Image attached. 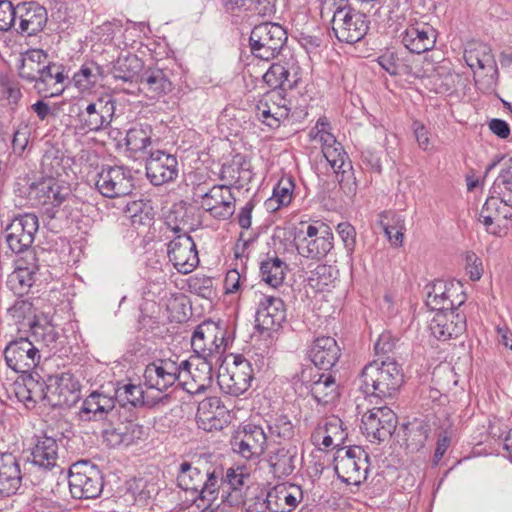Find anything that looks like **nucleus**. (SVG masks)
Returning a JSON list of instances; mask_svg holds the SVG:
<instances>
[{"label":"nucleus","instance_id":"f257e3e1","mask_svg":"<svg viewBox=\"0 0 512 512\" xmlns=\"http://www.w3.org/2000/svg\"><path fill=\"white\" fill-rule=\"evenodd\" d=\"M125 409L127 405L134 408L145 405L144 391L140 385L124 384L115 389L114 396L101 391H93L83 401L80 415L84 420L99 421L109 419L115 415V404Z\"/></svg>","mask_w":512,"mask_h":512},{"label":"nucleus","instance_id":"f03ea898","mask_svg":"<svg viewBox=\"0 0 512 512\" xmlns=\"http://www.w3.org/2000/svg\"><path fill=\"white\" fill-rule=\"evenodd\" d=\"M360 388L365 394L379 398L391 397L404 383L401 365L386 357L379 362L374 360L366 364L360 374Z\"/></svg>","mask_w":512,"mask_h":512},{"label":"nucleus","instance_id":"7ed1b4c3","mask_svg":"<svg viewBox=\"0 0 512 512\" xmlns=\"http://www.w3.org/2000/svg\"><path fill=\"white\" fill-rule=\"evenodd\" d=\"M331 19L332 32L338 41L354 44L366 35L369 28L367 16L350 4L337 5Z\"/></svg>","mask_w":512,"mask_h":512},{"label":"nucleus","instance_id":"20e7f679","mask_svg":"<svg viewBox=\"0 0 512 512\" xmlns=\"http://www.w3.org/2000/svg\"><path fill=\"white\" fill-rule=\"evenodd\" d=\"M287 38L286 30L277 23L255 25L249 37L250 51L256 58L270 61L280 54Z\"/></svg>","mask_w":512,"mask_h":512},{"label":"nucleus","instance_id":"39448f33","mask_svg":"<svg viewBox=\"0 0 512 512\" xmlns=\"http://www.w3.org/2000/svg\"><path fill=\"white\" fill-rule=\"evenodd\" d=\"M297 251L302 257L321 260L334 248V235L331 228L322 221H314L305 230L297 232Z\"/></svg>","mask_w":512,"mask_h":512},{"label":"nucleus","instance_id":"423d86ee","mask_svg":"<svg viewBox=\"0 0 512 512\" xmlns=\"http://www.w3.org/2000/svg\"><path fill=\"white\" fill-rule=\"evenodd\" d=\"M369 467V455L360 446L340 448L334 457L338 478L349 485H361L367 479Z\"/></svg>","mask_w":512,"mask_h":512},{"label":"nucleus","instance_id":"0eeeda50","mask_svg":"<svg viewBox=\"0 0 512 512\" xmlns=\"http://www.w3.org/2000/svg\"><path fill=\"white\" fill-rule=\"evenodd\" d=\"M269 438L261 425H241L230 439L231 450L247 461H258L265 453Z\"/></svg>","mask_w":512,"mask_h":512},{"label":"nucleus","instance_id":"6e6552de","mask_svg":"<svg viewBox=\"0 0 512 512\" xmlns=\"http://www.w3.org/2000/svg\"><path fill=\"white\" fill-rule=\"evenodd\" d=\"M69 489L73 498L94 499L103 490V476L95 465L78 462L71 466L68 477Z\"/></svg>","mask_w":512,"mask_h":512},{"label":"nucleus","instance_id":"1a4fd4ad","mask_svg":"<svg viewBox=\"0 0 512 512\" xmlns=\"http://www.w3.org/2000/svg\"><path fill=\"white\" fill-rule=\"evenodd\" d=\"M212 455L200 454L194 457V475L201 476L203 482L200 490L194 486V492H199L198 498H194V504L202 508L201 512H222L219 506L212 507V502L217 498L219 492V477L216 468L210 464Z\"/></svg>","mask_w":512,"mask_h":512},{"label":"nucleus","instance_id":"9d476101","mask_svg":"<svg viewBox=\"0 0 512 512\" xmlns=\"http://www.w3.org/2000/svg\"><path fill=\"white\" fill-rule=\"evenodd\" d=\"M95 187L107 198L127 196L134 189V177L129 168L124 166H104L97 173Z\"/></svg>","mask_w":512,"mask_h":512},{"label":"nucleus","instance_id":"9b49d317","mask_svg":"<svg viewBox=\"0 0 512 512\" xmlns=\"http://www.w3.org/2000/svg\"><path fill=\"white\" fill-rule=\"evenodd\" d=\"M6 365L16 373L31 372L40 361V348L28 337L10 341L3 351Z\"/></svg>","mask_w":512,"mask_h":512},{"label":"nucleus","instance_id":"f8f14e48","mask_svg":"<svg viewBox=\"0 0 512 512\" xmlns=\"http://www.w3.org/2000/svg\"><path fill=\"white\" fill-rule=\"evenodd\" d=\"M397 416L388 406L374 407L361 419V430L370 442L388 439L397 427Z\"/></svg>","mask_w":512,"mask_h":512},{"label":"nucleus","instance_id":"ddd939ff","mask_svg":"<svg viewBox=\"0 0 512 512\" xmlns=\"http://www.w3.org/2000/svg\"><path fill=\"white\" fill-rule=\"evenodd\" d=\"M466 301V295L460 282L436 280L426 297V306L431 311L458 310Z\"/></svg>","mask_w":512,"mask_h":512},{"label":"nucleus","instance_id":"4468645a","mask_svg":"<svg viewBox=\"0 0 512 512\" xmlns=\"http://www.w3.org/2000/svg\"><path fill=\"white\" fill-rule=\"evenodd\" d=\"M253 377L252 364L243 355L238 354L233 357V362L227 367L226 373L219 374L218 383L226 394L240 396L249 389Z\"/></svg>","mask_w":512,"mask_h":512},{"label":"nucleus","instance_id":"2eb2a0df","mask_svg":"<svg viewBox=\"0 0 512 512\" xmlns=\"http://www.w3.org/2000/svg\"><path fill=\"white\" fill-rule=\"evenodd\" d=\"M313 368H302L300 373L293 378L294 383L300 381L310 388V393L318 404L327 405L339 397V385L335 376L331 373L317 374L313 376Z\"/></svg>","mask_w":512,"mask_h":512},{"label":"nucleus","instance_id":"dca6fc26","mask_svg":"<svg viewBox=\"0 0 512 512\" xmlns=\"http://www.w3.org/2000/svg\"><path fill=\"white\" fill-rule=\"evenodd\" d=\"M115 111V99L111 96L98 97L89 102L83 110H80L78 117L81 128L95 133L107 129L113 120Z\"/></svg>","mask_w":512,"mask_h":512},{"label":"nucleus","instance_id":"f3484780","mask_svg":"<svg viewBox=\"0 0 512 512\" xmlns=\"http://www.w3.org/2000/svg\"><path fill=\"white\" fill-rule=\"evenodd\" d=\"M38 228V217L33 213L15 217L5 230L6 242L11 251L20 254L31 248Z\"/></svg>","mask_w":512,"mask_h":512},{"label":"nucleus","instance_id":"a211bd4d","mask_svg":"<svg viewBox=\"0 0 512 512\" xmlns=\"http://www.w3.org/2000/svg\"><path fill=\"white\" fill-rule=\"evenodd\" d=\"M80 399V384L69 372L48 376V402L52 407H71Z\"/></svg>","mask_w":512,"mask_h":512},{"label":"nucleus","instance_id":"6ab92c4d","mask_svg":"<svg viewBox=\"0 0 512 512\" xmlns=\"http://www.w3.org/2000/svg\"><path fill=\"white\" fill-rule=\"evenodd\" d=\"M200 196V207L219 220L230 218L235 212V198L227 185H214L209 191L200 186L195 189Z\"/></svg>","mask_w":512,"mask_h":512},{"label":"nucleus","instance_id":"aec40b11","mask_svg":"<svg viewBox=\"0 0 512 512\" xmlns=\"http://www.w3.org/2000/svg\"><path fill=\"white\" fill-rule=\"evenodd\" d=\"M286 321L284 301L279 297L263 296L255 314L256 328L261 331H277Z\"/></svg>","mask_w":512,"mask_h":512},{"label":"nucleus","instance_id":"412c9836","mask_svg":"<svg viewBox=\"0 0 512 512\" xmlns=\"http://www.w3.org/2000/svg\"><path fill=\"white\" fill-rule=\"evenodd\" d=\"M177 159L164 151H151L146 160V175L155 186L173 181L178 175Z\"/></svg>","mask_w":512,"mask_h":512},{"label":"nucleus","instance_id":"4be33fe9","mask_svg":"<svg viewBox=\"0 0 512 512\" xmlns=\"http://www.w3.org/2000/svg\"><path fill=\"white\" fill-rule=\"evenodd\" d=\"M429 329L432 335L440 341L457 338L466 330V317L457 310L438 311L430 320Z\"/></svg>","mask_w":512,"mask_h":512},{"label":"nucleus","instance_id":"5701e85b","mask_svg":"<svg viewBox=\"0 0 512 512\" xmlns=\"http://www.w3.org/2000/svg\"><path fill=\"white\" fill-rule=\"evenodd\" d=\"M143 377L147 388L162 392L176 382L179 367L171 359H159L146 366Z\"/></svg>","mask_w":512,"mask_h":512},{"label":"nucleus","instance_id":"b1692460","mask_svg":"<svg viewBox=\"0 0 512 512\" xmlns=\"http://www.w3.org/2000/svg\"><path fill=\"white\" fill-rule=\"evenodd\" d=\"M17 13L19 24L15 31L22 35H36L45 28L48 21L46 8L35 1L18 4Z\"/></svg>","mask_w":512,"mask_h":512},{"label":"nucleus","instance_id":"393cba45","mask_svg":"<svg viewBox=\"0 0 512 512\" xmlns=\"http://www.w3.org/2000/svg\"><path fill=\"white\" fill-rule=\"evenodd\" d=\"M250 472L246 466L238 465L230 467L222 475V484L227 487L223 490L222 502L230 507H236L244 503L245 493L243 487L247 486Z\"/></svg>","mask_w":512,"mask_h":512},{"label":"nucleus","instance_id":"a878e982","mask_svg":"<svg viewBox=\"0 0 512 512\" xmlns=\"http://www.w3.org/2000/svg\"><path fill=\"white\" fill-rule=\"evenodd\" d=\"M508 219H512V206L500 197H488L479 214V221L485 226V230L490 234L501 236L500 222Z\"/></svg>","mask_w":512,"mask_h":512},{"label":"nucleus","instance_id":"bb28decb","mask_svg":"<svg viewBox=\"0 0 512 512\" xmlns=\"http://www.w3.org/2000/svg\"><path fill=\"white\" fill-rule=\"evenodd\" d=\"M341 349L331 336H321L314 339L308 349V357L319 369L329 371L339 361Z\"/></svg>","mask_w":512,"mask_h":512},{"label":"nucleus","instance_id":"cd10ccee","mask_svg":"<svg viewBox=\"0 0 512 512\" xmlns=\"http://www.w3.org/2000/svg\"><path fill=\"white\" fill-rule=\"evenodd\" d=\"M436 30L428 23H415L409 25L401 34L403 45L415 54L431 50L436 43Z\"/></svg>","mask_w":512,"mask_h":512},{"label":"nucleus","instance_id":"c85d7f7f","mask_svg":"<svg viewBox=\"0 0 512 512\" xmlns=\"http://www.w3.org/2000/svg\"><path fill=\"white\" fill-rule=\"evenodd\" d=\"M22 479L18 457L11 452H0V495H15L21 487Z\"/></svg>","mask_w":512,"mask_h":512},{"label":"nucleus","instance_id":"c756f323","mask_svg":"<svg viewBox=\"0 0 512 512\" xmlns=\"http://www.w3.org/2000/svg\"><path fill=\"white\" fill-rule=\"evenodd\" d=\"M272 512H292L303 501L304 493L299 485L281 483L267 491Z\"/></svg>","mask_w":512,"mask_h":512},{"label":"nucleus","instance_id":"7c9ffc66","mask_svg":"<svg viewBox=\"0 0 512 512\" xmlns=\"http://www.w3.org/2000/svg\"><path fill=\"white\" fill-rule=\"evenodd\" d=\"M67 79L68 76L64 74L63 67L50 62L49 67L44 69L32 82L34 89L41 97L50 98L63 93L64 82Z\"/></svg>","mask_w":512,"mask_h":512},{"label":"nucleus","instance_id":"2f4dec72","mask_svg":"<svg viewBox=\"0 0 512 512\" xmlns=\"http://www.w3.org/2000/svg\"><path fill=\"white\" fill-rule=\"evenodd\" d=\"M220 177L228 187L242 188L253 178L250 160L245 155L236 154L229 163L222 166Z\"/></svg>","mask_w":512,"mask_h":512},{"label":"nucleus","instance_id":"473e14b6","mask_svg":"<svg viewBox=\"0 0 512 512\" xmlns=\"http://www.w3.org/2000/svg\"><path fill=\"white\" fill-rule=\"evenodd\" d=\"M297 455V447L290 443L272 450L267 462L274 477L282 479L291 475L296 468Z\"/></svg>","mask_w":512,"mask_h":512},{"label":"nucleus","instance_id":"72a5a7b5","mask_svg":"<svg viewBox=\"0 0 512 512\" xmlns=\"http://www.w3.org/2000/svg\"><path fill=\"white\" fill-rule=\"evenodd\" d=\"M140 91L150 99H159L172 91V82L160 68L143 69L139 77Z\"/></svg>","mask_w":512,"mask_h":512},{"label":"nucleus","instance_id":"f704fd0d","mask_svg":"<svg viewBox=\"0 0 512 512\" xmlns=\"http://www.w3.org/2000/svg\"><path fill=\"white\" fill-rule=\"evenodd\" d=\"M48 55L41 49H29L20 54L18 60V75L21 79L32 82L49 67Z\"/></svg>","mask_w":512,"mask_h":512},{"label":"nucleus","instance_id":"c9c22d12","mask_svg":"<svg viewBox=\"0 0 512 512\" xmlns=\"http://www.w3.org/2000/svg\"><path fill=\"white\" fill-rule=\"evenodd\" d=\"M221 333L219 324L211 319H204L194 327V348L206 354H213L218 350V337Z\"/></svg>","mask_w":512,"mask_h":512},{"label":"nucleus","instance_id":"e433bc0d","mask_svg":"<svg viewBox=\"0 0 512 512\" xmlns=\"http://www.w3.org/2000/svg\"><path fill=\"white\" fill-rule=\"evenodd\" d=\"M33 191L39 202L50 204L54 207L60 206L68 197L71 196L70 187L63 181L54 178L45 179L33 187Z\"/></svg>","mask_w":512,"mask_h":512},{"label":"nucleus","instance_id":"4c0bfd02","mask_svg":"<svg viewBox=\"0 0 512 512\" xmlns=\"http://www.w3.org/2000/svg\"><path fill=\"white\" fill-rule=\"evenodd\" d=\"M378 225L384 232L391 246L400 248L403 246L405 219L392 210L382 211L378 215Z\"/></svg>","mask_w":512,"mask_h":512},{"label":"nucleus","instance_id":"58836bf2","mask_svg":"<svg viewBox=\"0 0 512 512\" xmlns=\"http://www.w3.org/2000/svg\"><path fill=\"white\" fill-rule=\"evenodd\" d=\"M143 69V60L136 54L127 53L125 55H120L114 62H112L110 72L114 79L131 83L140 77Z\"/></svg>","mask_w":512,"mask_h":512},{"label":"nucleus","instance_id":"ea45409f","mask_svg":"<svg viewBox=\"0 0 512 512\" xmlns=\"http://www.w3.org/2000/svg\"><path fill=\"white\" fill-rule=\"evenodd\" d=\"M29 331L32 342L40 348V351L46 348L48 353H56L59 333L51 322L45 318L38 319L32 323Z\"/></svg>","mask_w":512,"mask_h":512},{"label":"nucleus","instance_id":"a19ab883","mask_svg":"<svg viewBox=\"0 0 512 512\" xmlns=\"http://www.w3.org/2000/svg\"><path fill=\"white\" fill-rule=\"evenodd\" d=\"M220 409L221 401L216 396H208L198 401L195 416L198 428L207 432L220 429V419L217 417L218 410Z\"/></svg>","mask_w":512,"mask_h":512},{"label":"nucleus","instance_id":"79ce46f5","mask_svg":"<svg viewBox=\"0 0 512 512\" xmlns=\"http://www.w3.org/2000/svg\"><path fill=\"white\" fill-rule=\"evenodd\" d=\"M323 156L334 170L339 183L349 180L353 175L352 162L340 143L323 148Z\"/></svg>","mask_w":512,"mask_h":512},{"label":"nucleus","instance_id":"37998d69","mask_svg":"<svg viewBox=\"0 0 512 512\" xmlns=\"http://www.w3.org/2000/svg\"><path fill=\"white\" fill-rule=\"evenodd\" d=\"M58 458V443L53 437L43 435L36 436V441L31 449L28 461L34 464H42L46 467L55 468Z\"/></svg>","mask_w":512,"mask_h":512},{"label":"nucleus","instance_id":"c03bdc74","mask_svg":"<svg viewBox=\"0 0 512 512\" xmlns=\"http://www.w3.org/2000/svg\"><path fill=\"white\" fill-rule=\"evenodd\" d=\"M213 354H206L194 348V384L197 389L194 395H200L211 387L213 383Z\"/></svg>","mask_w":512,"mask_h":512},{"label":"nucleus","instance_id":"a18cd8bd","mask_svg":"<svg viewBox=\"0 0 512 512\" xmlns=\"http://www.w3.org/2000/svg\"><path fill=\"white\" fill-rule=\"evenodd\" d=\"M17 394L24 401L39 403L48 402V378L43 379L38 373H28L23 378V387Z\"/></svg>","mask_w":512,"mask_h":512},{"label":"nucleus","instance_id":"49530a36","mask_svg":"<svg viewBox=\"0 0 512 512\" xmlns=\"http://www.w3.org/2000/svg\"><path fill=\"white\" fill-rule=\"evenodd\" d=\"M105 71L102 66L94 61H87L73 75L74 85L82 92L89 91L104 78Z\"/></svg>","mask_w":512,"mask_h":512},{"label":"nucleus","instance_id":"de8ad7c7","mask_svg":"<svg viewBox=\"0 0 512 512\" xmlns=\"http://www.w3.org/2000/svg\"><path fill=\"white\" fill-rule=\"evenodd\" d=\"M134 414L130 413L125 418L126 424L121 423L117 427H110L103 431V438L107 445L116 447L119 445H130L134 441V432L138 430V425L133 423Z\"/></svg>","mask_w":512,"mask_h":512},{"label":"nucleus","instance_id":"09e8293b","mask_svg":"<svg viewBox=\"0 0 512 512\" xmlns=\"http://www.w3.org/2000/svg\"><path fill=\"white\" fill-rule=\"evenodd\" d=\"M287 269V264L278 256H267L260 263L261 279L271 287L277 288L283 284Z\"/></svg>","mask_w":512,"mask_h":512},{"label":"nucleus","instance_id":"8fccbe9b","mask_svg":"<svg viewBox=\"0 0 512 512\" xmlns=\"http://www.w3.org/2000/svg\"><path fill=\"white\" fill-rule=\"evenodd\" d=\"M264 82L273 89H281L283 92L293 89L297 79L290 78V68L287 64L276 62L271 64L263 76Z\"/></svg>","mask_w":512,"mask_h":512},{"label":"nucleus","instance_id":"3c124183","mask_svg":"<svg viewBox=\"0 0 512 512\" xmlns=\"http://www.w3.org/2000/svg\"><path fill=\"white\" fill-rule=\"evenodd\" d=\"M295 188L292 176H283L273 188V193L265 202L268 210L276 211L280 207L288 206L293 198Z\"/></svg>","mask_w":512,"mask_h":512},{"label":"nucleus","instance_id":"603ef678","mask_svg":"<svg viewBox=\"0 0 512 512\" xmlns=\"http://www.w3.org/2000/svg\"><path fill=\"white\" fill-rule=\"evenodd\" d=\"M430 427L424 421L415 420L404 427V441L406 449L410 452H418L428 439Z\"/></svg>","mask_w":512,"mask_h":512},{"label":"nucleus","instance_id":"864d4df0","mask_svg":"<svg viewBox=\"0 0 512 512\" xmlns=\"http://www.w3.org/2000/svg\"><path fill=\"white\" fill-rule=\"evenodd\" d=\"M266 424L269 431V434H267L269 441H289L294 437V425L287 415L270 416L266 420Z\"/></svg>","mask_w":512,"mask_h":512},{"label":"nucleus","instance_id":"5fc2aeb1","mask_svg":"<svg viewBox=\"0 0 512 512\" xmlns=\"http://www.w3.org/2000/svg\"><path fill=\"white\" fill-rule=\"evenodd\" d=\"M152 143V128L148 124H136L125 137V144L130 151L144 152Z\"/></svg>","mask_w":512,"mask_h":512},{"label":"nucleus","instance_id":"6e6d98bb","mask_svg":"<svg viewBox=\"0 0 512 512\" xmlns=\"http://www.w3.org/2000/svg\"><path fill=\"white\" fill-rule=\"evenodd\" d=\"M8 315L19 326V330L22 328H30L32 323L37 321L39 318L35 314V308L27 299L18 298L14 304L8 308Z\"/></svg>","mask_w":512,"mask_h":512},{"label":"nucleus","instance_id":"4d7b16f0","mask_svg":"<svg viewBox=\"0 0 512 512\" xmlns=\"http://www.w3.org/2000/svg\"><path fill=\"white\" fill-rule=\"evenodd\" d=\"M257 103L260 104V107L273 112L276 119H287L289 116L290 108L287 106L285 92L281 89H272L266 92Z\"/></svg>","mask_w":512,"mask_h":512},{"label":"nucleus","instance_id":"13d9d810","mask_svg":"<svg viewBox=\"0 0 512 512\" xmlns=\"http://www.w3.org/2000/svg\"><path fill=\"white\" fill-rule=\"evenodd\" d=\"M36 281V276L27 270L17 269L9 274L7 279L8 287L17 295L27 293Z\"/></svg>","mask_w":512,"mask_h":512},{"label":"nucleus","instance_id":"bf43d9fd","mask_svg":"<svg viewBox=\"0 0 512 512\" xmlns=\"http://www.w3.org/2000/svg\"><path fill=\"white\" fill-rule=\"evenodd\" d=\"M18 5L13 6L9 0H0V31L6 32L16 28Z\"/></svg>","mask_w":512,"mask_h":512},{"label":"nucleus","instance_id":"052dcab7","mask_svg":"<svg viewBox=\"0 0 512 512\" xmlns=\"http://www.w3.org/2000/svg\"><path fill=\"white\" fill-rule=\"evenodd\" d=\"M169 258L179 273L188 275L192 272V263L186 255V248H182L180 244L174 243L172 250L169 251Z\"/></svg>","mask_w":512,"mask_h":512},{"label":"nucleus","instance_id":"680f3d73","mask_svg":"<svg viewBox=\"0 0 512 512\" xmlns=\"http://www.w3.org/2000/svg\"><path fill=\"white\" fill-rule=\"evenodd\" d=\"M320 428L323 429L324 433H327L335 441H337V445H343L346 438L347 432L346 428L343 427V422L340 418L336 416H331L326 418L324 424Z\"/></svg>","mask_w":512,"mask_h":512},{"label":"nucleus","instance_id":"e2e57ef3","mask_svg":"<svg viewBox=\"0 0 512 512\" xmlns=\"http://www.w3.org/2000/svg\"><path fill=\"white\" fill-rule=\"evenodd\" d=\"M337 233L343 242L348 255H352L356 247V229L349 222H341L337 225Z\"/></svg>","mask_w":512,"mask_h":512},{"label":"nucleus","instance_id":"0e129e2a","mask_svg":"<svg viewBox=\"0 0 512 512\" xmlns=\"http://www.w3.org/2000/svg\"><path fill=\"white\" fill-rule=\"evenodd\" d=\"M194 292L208 302L209 308L212 307V299L216 296L213 287V278L210 276L194 277Z\"/></svg>","mask_w":512,"mask_h":512},{"label":"nucleus","instance_id":"69168bd1","mask_svg":"<svg viewBox=\"0 0 512 512\" xmlns=\"http://www.w3.org/2000/svg\"><path fill=\"white\" fill-rule=\"evenodd\" d=\"M30 134L31 132L28 124L21 123L17 127L13 133L12 139V149L15 154L22 155L29 143Z\"/></svg>","mask_w":512,"mask_h":512},{"label":"nucleus","instance_id":"338daca9","mask_svg":"<svg viewBox=\"0 0 512 512\" xmlns=\"http://www.w3.org/2000/svg\"><path fill=\"white\" fill-rule=\"evenodd\" d=\"M53 467H46L42 464H34L29 461L27 477L33 485H42L46 480L52 477Z\"/></svg>","mask_w":512,"mask_h":512},{"label":"nucleus","instance_id":"774afa93","mask_svg":"<svg viewBox=\"0 0 512 512\" xmlns=\"http://www.w3.org/2000/svg\"><path fill=\"white\" fill-rule=\"evenodd\" d=\"M501 186L507 192L512 193V157L507 158V160L502 163L500 173L494 181V188Z\"/></svg>","mask_w":512,"mask_h":512}]
</instances>
